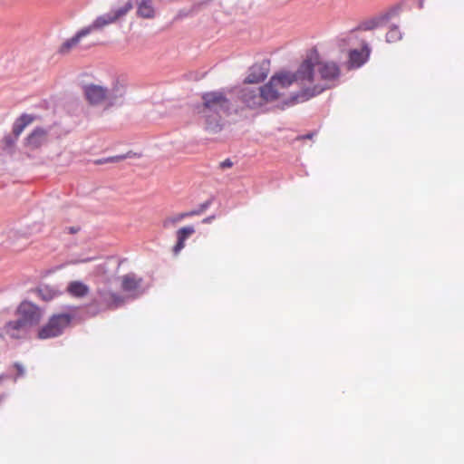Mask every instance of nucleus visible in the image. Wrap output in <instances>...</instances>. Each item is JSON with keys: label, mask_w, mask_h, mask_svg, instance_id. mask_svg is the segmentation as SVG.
Segmentation results:
<instances>
[{"label": "nucleus", "mask_w": 464, "mask_h": 464, "mask_svg": "<svg viewBox=\"0 0 464 464\" xmlns=\"http://www.w3.org/2000/svg\"><path fill=\"white\" fill-rule=\"evenodd\" d=\"M78 231V228L71 227L70 232L71 233H76Z\"/></svg>", "instance_id": "33"}, {"label": "nucleus", "mask_w": 464, "mask_h": 464, "mask_svg": "<svg viewBox=\"0 0 464 464\" xmlns=\"http://www.w3.org/2000/svg\"><path fill=\"white\" fill-rule=\"evenodd\" d=\"M232 166H233V162L229 159H227L219 163V168L222 169H229Z\"/></svg>", "instance_id": "29"}, {"label": "nucleus", "mask_w": 464, "mask_h": 464, "mask_svg": "<svg viewBox=\"0 0 464 464\" xmlns=\"http://www.w3.org/2000/svg\"><path fill=\"white\" fill-rule=\"evenodd\" d=\"M105 163H109L107 161V158H103V159H100V160H95V164L96 165H101V164H105Z\"/></svg>", "instance_id": "30"}, {"label": "nucleus", "mask_w": 464, "mask_h": 464, "mask_svg": "<svg viewBox=\"0 0 464 464\" xmlns=\"http://www.w3.org/2000/svg\"><path fill=\"white\" fill-rule=\"evenodd\" d=\"M241 100L249 108H258L266 104L260 88L246 87L241 90Z\"/></svg>", "instance_id": "8"}, {"label": "nucleus", "mask_w": 464, "mask_h": 464, "mask_svg": "<svg viewBox=\"0 0 464 464\" xmlns=\"http://www.w3.org/2000/svg\"><path fill=\"white\" fill-rule=\"evenodd\" d=\"M371 54V48L366 42L362 43V48L353 49L349 52V67L359 68L363 65L369 59Z\"/></svg>", "instance_id": "9"}, {"label": "nucleus", "mask_w": 464, "mask_h": 464, "mask_svg": "<svg viewBox=\"0 0 464 464\" xmlns=\"http://www.w3.org/2000/svg\"><path fill=\"white\" fill-rule=\"evenodd\" d=\"M132 2L128 0L122 6L111 10L110 13L98 16L92 24L82 28L77 34L65 41L61 48V53H68L71 49L76 47L81 40L89 35L92 32L101 30L103 27L114 24L121 17L125 16L132 9Z\"/></svg>", "instance_id": "3"}, {"label": "nucleus", "mask_w": 464, "mask_h": 464, "mask_svg": "<svg viewBox=\"0 0 464 464\" xmlns=\"http://www.w3.org/2000/svg\"><path fill=\"white\" fill-rule=\"evenodd\" d=\"M34 116L24 113L16 119L15 121L25 129L28 125L34 122Z\"/></svg>", "instance_id": "21"}, {"label": "nucleus", "mask_w": 464, "mask_h": 464, "mask_svg": "<svg viewBox=\"0 0 464 464\" xmlns=\"http://www.w3.org/2000/svg\"><path fill=\"white\" fill-rule=\"evenodd\" d=\"M34 116L24 113L16 119L15 121L25 129L28 125L34 122Z\"/></svg>", "instance_id": "20"}, {"label": "nucleus", "mask_w": 464, "mask_h": 464, "mask_svg": "<svg viewBox=\"0 0 464 464\" xmlns=\"http://www.w3.org/2000/svg\"><path fill=\"white\" fill-rule=\"evenodd\" d=\"M294 83L297 84L296 72H281L273 75L269 82L260 87L266 103L279 100Z\"/></svg>", "instance_id": "4"}, {"label": "nucleus", "mask_w": 464, "mask_h": 464, "mask_svg": "<svg viewBox=\"0 0 464 464\" xmlns=\"http://www.w3.org/2000/svg\"><path fill=\"white\" fill-rule=\"evenodd\" d=\"M212 218H213L212 217L207 218H205V219L203 220V222H204V223H208V222H210V221H211V219H212Z\"/></svg>", "instance_id": "32"}, {"label": "nucleus", "mask_w": 464, "mask_h": 464, "mask_svg": "<svg viewBox=\"0 0 464 464\" xmlns=\"http://www.w3.org/2000/svg\"><path fill=\"white\" fill-rule=\"evenodd\" d=\"M202 104L197 107V111L205 120L206 128L211 131L219 129L222 114L228 112L230 102L220 92H209L202 95Z\"/></svg>", "instance_id": "2"}, {"label": "nucleus", "mask_w": 464, "mask_h": 464, "mask_svg": "<svg viewBox=\"0 0 464 464\" xmlns=\"http://www.w3.org/2000/svg\"><path fill=\"white\" fill-rule=\"evenodd\" d=\"M99 295L108 307H118L124 303V298L113 292H99Z\"/></svg>", "instance_id": "17"}, {"label": "nucleus", "mask_w": 464, "mask_h": 464, "mask_svg": "<svg viewBox=\"0 0 464 464\" xmlns=\"http://www.w3.org/2000/svg\"><path fill=\"white\" fill-rule=\"evenodd\" d=\"M121 287L123 292L135 294L139 291L141 285L142 278L137 276L133 273H130L121 276Z\"/></svg>", "instance_id": "14"}, {"label": "nucleus", "mask_w": 464, "mask_h": 464, "mask_svg": "<svg viewBox=\"0 0 464 464\" xmlns=\"http://www.w3.org/2000/svg\"><path fill=\"white\" fill-rule=\"evenodd\" d=\"M67 292L74 297H83L89 293V287L80 281H72L67 286Z\"/></svg>", "instance_id": "18"}, {"label": "nucleus", "mask_w": 464, "mask_h": 464, "mask_svg": "<svg viewBox=\"0 0 464 464\" xmlns=\"http://www.w3.org/2000/svg\"><path fill=\"white\" fill-rule=\"evenodd\" d=\"M195 232L196 229L194 226H185L177 230V242L173 246V252L175 255H178L185 247L186 240L188 237H190Z\"/></svg>", "instance_id": "13"}, {"label": "nucleus", "mask_w": 464, "mask_h": 464, "mask_svg": "<svg viewBox=\"0 0 464 464\" xmlns=\"http://www.w3.org/2000/svg\"><path fill=\"white\" fill-rule=\"evenodd\" d=\"M48 141V130L37 127L30 132L24 140V145L29 150H36L45 145Z\"/></svg>", "instance_id": "7"}, {"label": "nucleus", "mask_w": 464, "mask_h": 464, "mask_svg": "<svg viewBox=\"0 0 464 464\" xmlns=\"http://www.w3.org/2000/svg\"><path fill=\"white\" fill-rule=\"evenodd\" d=\"M380 25V20L379 19H371L369 21H366L362 24V28L364 30H373L376 29Z\"/></svg>", "instance_id": "23"}, {"label": "nucleus", "mask_w": 464, "mask_h": 464, "mask_svg": "<svg viewBox=\"0 0 464 464\" xmlns=\"http://www.w3.org/2000/svg\"><path fill=\"white\" fill-rule=\"evenodd\" d=\"M313 136H314V133H309V134L298 137V140L312 139Z\"/></svg>", "instance_id": "31"}, {"label": "nucleus", "mask_w": 464, "mask_h": 464, "mask_svg": "<svg viewBox=\"0 0 464 464\" xmlns=\"http://www.w3.org/2000/svg\"><path fill=\"white\" fill-rule=\"evenodd\" d=\"M136 14L143 19H153L156 17L157 10L154 0H136Z\"/></svg>", "instance_id": "12"}, {"label": "nucleus", "mask_w": 464, "mask_h": 464, "mask_svg": "<svg viewBox=\"0 0 464 464\" xmlns=\"http://www.w3.org/2000/svg\"><path fill=\"white\" fill-rule=\"evenodd\" d=\"M84 94L91 104H100L107 98V90L99 85H88L84 88Z\"/></svg>", "instance_id": "11"}, {"label": "nucleus", "mask_w": 464, "mask_h": 464, "mask_svg": "<svg viewBox=\"0 0 464 464\" xmlns=\"http://www.w3.org/2000/svg\"><path fill=\"white\" fill-rule=\"evenodd\" d=\"M267 77V72L259 64H254L246 76L245 82L258 83Z\"/></svg>", "instance_id": "16"}, {"label": "nucleus", "mask_w": 464, "mask_h": 464, "mask_svg": "<svg viewBox=\"0 0 464 464\" xmlns=\"http://www.w3.org/2000/svg\"><path fill=\"white\" fill-rule=\"evenodd\" d=\"M24 128L23 126H21L20 124H18L16 121H14V126H13V134H14V137H15L16 139H18V137L20 136V134L24 131Z\"/></svg>", "instance_id": "25"}, {"label": "nucleus", "mask_w": 464, "mask_h": 464, "mask_svg": "<svg viewBox=\"0 0 464 464\" xmlns=\"http://www.w3.org/2000/svg\"><path fill=\"white\" fill-rule=\"evenodd\" d=\"M14 368L16 370L17 373H16V376L14 377V381L17 380L18 377H21L24 374V366L19 363V362H15L14 364Z\"/></svg>", "instance_id": "28"}, {"label": "nucleus", "mask_w": 464, "mask_h": 464, "mask_svg": "<svg viewBox=\"0 0 464 464\" xmlns=\"http://www.w3.org/2000/svg\"><path fill=\"white\" fill-rule=\"evenodd\" d=\"M300 91L293 97L295 102H304L334 87L341 74V68L334 61H323L316 48L309 49L295 71Z\"/></svg>", "instance_id": "1"}, {"label": "nucleus", "mask_w": 464, "mask_h": 464, "mask_svg": "<svg viewBox=\"0 0 464 464\" xmlns=\"http://www.w3.org/2000/svg\"><path fill=\"white\" fill-rule=\"evenodd\" d=\"M16 140L17 139L15 137L8 135L4 138L3 142L6 149H12L14 146Z\"/></svg>", "instance_id": "24"}, {"label": "nucleus", "mask_w": 464, "mask_h": 464, "mask_svg": "<svg viewBox=\"0 0 464 464\" xmlns=\"http://www.w3.org/2000/svg\"><path fill=\"white\" fill-rule=\"evenodd\" d=\"M199 212L197 210L181 212L172 216H169L165 218L162 221V226L164 228H170L175 227L178 223L183 221L187 218H190L196 215H198Z\"/></svg>", "instance_id": "15"}, {"label": "nucleus", "mask_w": 464, "mask_h": 464, "mask_svg": "<svg viewBox=\"0 0 464 464\" xmlns=\"http://www.w3.org/2000/svg\"><path fill=\"white\" fill-rule=\"evenodd\" d=\"M128 155L127 154H122V155H117V156H112V157H108L107 158V161L109 163H113V162H120L125 159H127Z\"/></svg>", "instance_id": "27"}, {"label": "nucleus", "mask_w": 464, "mask_h": 464, "mask_svg": "<svg viewBox=\"0 0 464 464\" xmlns=\"http://www.w3.org/2000/svg\"><path fill=\"white\" fill-rule=\"evenodd\" d=\"M5 378V376L4 374H1L0 375V382Z\"/></svg>", "instance_id": "34"}, {"label": "nucleus", "mask_w": 464, "mask_h": 464, "mask_svg": "<svg viewBox=\"0 0 464 464\" xmlns=\"http://www.w3.org/2000/svg\"><path fill=\"white\" fill-rule=\"evenodd\" d=\"M34 116L24 113L16 119L15 121L25 129L28 125L34 122Z\"/></svg>", "instance_id": "22"}, {"label": "nucleus", "mask_w": 464, "mask_h": 464, "mask_svg": "<svg viewBox=\"0 0 464 464\" xmlns=\"http://www.w3.org/2000/svg\"><path fill=\"white\" fill-rule=\"evenodd\" d=\"M401 39V34L398 26H392L386 34V41L388 43H396Z\"/></svg>", "instance_id": "19"}, {"label": "nucleus", "mask_w": 464, "mask_h": 464, "mask_svg": "<svg viewBox=\"0 0 464 464\" xmlns=\"http://www.w3.org/2000/svg\"><path fill=\"white\" fill-rule=\"evenodd\" d=\"M29 328L17 318L7 322L3 329L5 335L12 339H22L26 337Z\"/></svg>", "instance_id": "10"}, {"label": "nucleus", "mask_w": 464, "mask_h": 464, "mask_svg": "<svg viewBox=\"0 0 464 464\" xmlns=\"http://www.w3.org/2000/svg\"><path fill=\"white\" fill-rule=\"evenodd\" d=\"M17 319L28 328L36 325L42 319L43 313L39 306L31 302H22L16 310Z\"/></svg>", "instance_id": "6"}, {"label": "nucleus", "mask_w": 464, "mask_h": 464, "mask_svg": "<svg viewBox=\"0 0 464 464\" xmlns=\"http://www.w3.org/2000/svg\"><path fill=\"white\" fill-rule=\"evenodd\" d=\"M74 318V309H68L66 311L52 314L46 324L39 328L37 337L44 340L60 336L66 328L70 327Z\"/></svg>", "instance_id": "5"}, {"label": "nucleus", "mask_w": 464, "mask_h": 464, "mask_svg": "<svg viewBox=\"0 0 464 464\" xmlns=\"http://www.w3.org/2000/svg\"><path fill=\"white\" fill-rule=\"evenodd\" d=\"M24 128L23 126H21L20 124H18L16 121H14V126H13V134H14V137H15L16 139H18V137L20 136V134L24 131Z\"/></svg>", "instance_id": "26"}]
</instances>
